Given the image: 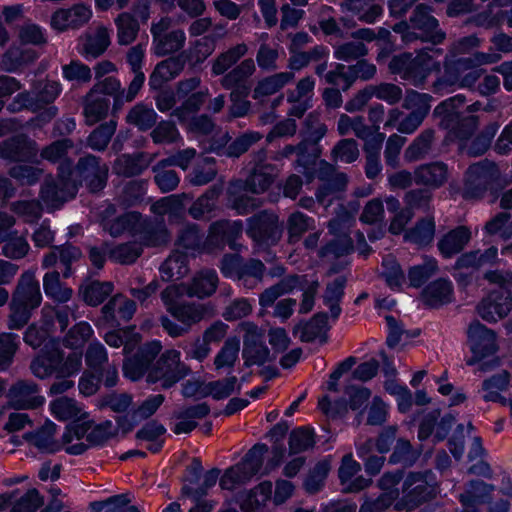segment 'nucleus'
Wrapping results in <instances>:
<instances>
[{"mask_svg": "<svg viewBox=\"0 0 512 512\" xmlns=\"http://www.w3.org/2000/svg\"><path fill=\"white\" fill-rule=\"evenodd\" d=\"M247 53L248 46L245 43H239L220 53L212 61L211 73L214 76L223 75L220 84L224 89L250 92L247 81L256 71L254 60L247 58L233 67Z\"/></svg>", "mask_w": 512, "mask_h": 512, "instance_id": "f257e3e1", "label": "nucleus"}, {"mask_svg": "<svg viewBox=\"0 0 512 512\" xmlns=\"http://www.w3.org/2000/svg\"><path fill=\"white\" fill-rule=\"evenodd\" d=\"M433 12L432 6L419 3L413 8L409 18L394 24L392 30L400 35L406 45L417 41L439 45L446 39V33Z\"/></svg>", "mask_w": 512, "mask_h": 512, "instance_id": "f03ea898", "label": "nucleus"}, {"mask_svg": "<svg viewBox=\"0 0 512 512\" xmlns=\"http://www.w3.org/2000/svg\"><path fill=\"white\" fill-rule=\"evenodd\" d=\"M41 303L42 294L35 275L31 272L23 273L17 281L9 303L8 329H22Z\"/></svg>", "mask_w": 512, "mask_h": 512, "instance_id": "7ed1b4c3", "label": "nucleus"}, {"mask_svg": "<svg viewBox=\"0 0 512 512\" xmlns=\"http://www.w3.org/2000/svg\"><path fill=\"white\" fill-rule=\"evenodd\" d=\"M441 48L427 47L420 49L415 56L410 52L395 55L389 62L391 74L399 75L414 86H421L432 71H439L441 64L433 54L441 55Z\"/></svg>", "mask_w": 512, "mask_h": 512, "instance_id": "20e7f679", "label": "nucleus"}, {"mask_svg": "<svg viewBox=\"0 0 512 512\" xmlns=\"http://www.w3.org/2000/svg\"><path fill=\"white\" fill-rule=\"evenodd\" d=\"M117 434V427L109 420L100 424L93 421H74L62 435V445L68 454L80 455L89 446L103 445Z\"/></svg>", "mask_w": 512, "mask_h": 512, "instance_id": "39448f33", "label": "nucleus"}, {"mask_svg": "<svg viewBox=\"0 0 512 512\" xmlns=\"http://www.w3.org/2000/svg\"><path fill=\"white\" fill-rule=\"evenodd\" d=\"M465 102V96L458 94L442 101L434 108L433 115L439 118V126L447 130L450 139L466 141L478 129V116L459 111Z\"/></svg>", "mask_w": 512, "mask_h": 512, "instance_id": "423d86ee", "label": "nucleus"}, {"mask_svg": "<svg viewBox=\"0 0 512 512\" xmlns=\"http://www.w3.org/2000/svg\"><path fill=\"white\" fill-rule=\"evenodd\" d=\"M403 496L396 501V511H412L420 505L434 499L438 493V485L432 471L410 472L402 486Z\"/></svg>", "mask_w": 512, "mask_h": 512, "instance_id": "0eeeda50", "label": "nucleus"}, {"mask_svg": "<svg viewBox=\"0 0 512 512\" xmlns=\"http://www.w3.org/2000/svg\"><path fill=\"white\" fill-rule=\"evenodd\" d=\"M192 373L189 365L181 360V353L176 349L164 351L152 362L146 381L159 383L162 389H169Z\"/></svg>", "mask_w": 512, "mask_h": 512, "instance_id": "6e6552de", "label": "nucleus"}, {"mask_svg": "<svg viewBox=\"0 0 512 512\" xmlns=\"http://www.w3.org/2000/svg\"><path fill=\"white\" fill-rule=\"evenodd\" d=\"M500 60V55L496 53L477 52L470 57L455 59L451 55H446L443 61V69H447L454 78H456L461 88L472 87L483 75L484 64H492Z\"/></svg>", "mask_w": 512, "mask_h": 512, "instance_id": "1a4fd4ad", "label": "nucleus"}, {"mask_svg": "<svg viewBox=\"0 0 512 512\" xmlns=\"http://www.w3.org/2000/svg\"><path fill=\"white\" fill-rule=\"evenodd\" d=\"M72 168L73 162L65 161L59 165L56 178L45 179L40 198L48 208L57 209L76 196L78 184L71 178Z\"/></svg>", "mask_w": 512, "mask_h": 512, "instance_id": "9d476101", "label": "nucleus"}, {"mask_svg": "<svg viewBox=\"0 0 512 512\" xmlns=\"http://www.w3.org/2000/svg\"><path fill=\"white\" fill-rule=\"evenodd\" d=\"M315 173L320 182L315 192L316 201L327 208L335 199H340L346 191L349 182L348 176L346 173L338 171L333 164L326 160H321L318 163Z\"/></svg>", "mask_w": 512, "mask_h": 512, "instance_id": "9b49d317", "label": "nucleus"}, {"mask_svg": "<svg viewBox=\"0 0 512 512\" xmlns=\"http://www.w3.org/2000/svg\"><path fill=\"white\" fill-rule=\"evenodd\" d=\"M169 314L180 324L170 319L167 315H161L159 322L163 330L172 338H178L186 335L192 326L198 324L206 314V308L203 304L195 302H181L174 307Z\"/></svg>", "mask_w": 512, "mask_h": 512, "instance_id": "f8f14e48", "label": "nucleus"}, {"mask_svg": "<svg viewBox=\"0 0 512 512\" xmlns=\"http://www.w3.org/2000/svg\"><path fill=\"white\" fill-rule=\"evenodd\" d=\"M249 173L244 182L245 190L253 194L266 192L279 175L276 165L267 162V150L258 149L250 154L248 162Z\"/></svg>", "mask_w": 512, "mask_h": 512, "instance_id": "ddd939ff", "label": "nucleus"}, {"mask_svg": "<svg viewBox=\"0 0 512 512\" xmlns=\"http://www.w3.org/2000/svg\"><path fill=\"white\" fill-rule=\"evenodd\" d=\"M499 178L500 170L494 162L484 159L470 165L466 171L463 197L467 200L483 198L489 187Z\"/></svg>", "mask_w": 512, "mask_h": 512, "instance_id": "4468645a", "label": "nucleus"}, {"mask_svg": "<svg viewBox=\"0 0 512 512\" xmlns=\"http://www.w3.org/2000/svg\"><path fill=\"white\" fill-rule=\"evenodd\" d=\"M174 21L170 17H163L152 23L151 34L154 43V52L158 56H166L180 51L186 42V34L180 28H173Z\"/></svg>", "mask_w": 512, "mask_h": 512, "instance_id": "2eb2a0df", "label": "nucleus"}, {"mask_svg": "<svg viewBox=\"0 0 512 512\" xmlns=\"http://www.w3.org/2000/svg\"><path fill=\"white\" fill-rule=\"evenodd\" d=\"M373 97L389 105H396L403 98V91L400 86L390 82L370 84L359 90L345 104V110L348 112L360 111Z\"/></svg>", "mask_w": 512, "mask_h": 512, "instance_id": "dca6fc26", "label": "nucleus"}, {"mask_svg": "<svg viewBox=\"0 0 512 512\" xmlns=\"http://www.w3.org/2000/svg\"><path fill=\"white\" fill-rule=\"evenodd\" d=\"M246 232L258 244L274 245L282 236L279 217L272 211H260L247 220Z\"/></svg>", "mask_w": 512, "mask_h": 512, "instance_id": "f3484780", "label": "nucleus"}, {"mask_svg": "<svg viewBox=\"0 0 512 512\" xmlns=\"http://www.w3.org/2000/svg\"><path fill=\"white\" fill-rule=\"evenodd\" d=\"M243 335L242 356L246 366L263 365L270 361V351L264 343V331L253 322L240 324Z\"/></svg>", "mask_w": 512, "mask_h": 512, "instance_id": "a211bd4d", "label": "nucleus"}, {"mask_svg": "<svg viewBox=\"0 0 512 512\" xmlns=\"http://www.w3.org/2000/svg\"><path fill=\"white\" fill-rule=\"evenodd\" d=\"M468 345L473 354L466 360V364L473 366L483 358L494 354L498 347L496 334L479 321L472 322L467 331Z\"/></svg>", "mask_w": 512, "mask_h": 512, "instance_id": "6ab92c4d", "label": "nucleus"}, {"mask_svg": "<svg viewBox=\"0 0 512 512\" xmlns=\"http://www.w3.org/2000/svg\"><path fill=\"white\" fill-rule=\"evenodd\" d=\"M76 171L90 192L102 190L108 179V166L101 159L89 154L78 160Z\"/></svg>", "mask_w": 512, "mask_h": 512, "instance_id": "aec40b11", "label": "nucleus"}, {"mask_svg": "<svg viewBox=\"0 0 512 512\" xmlns=\"http://www.w3.org/2000/svg\"><path fill=\"white\" fill-rule=\"evenodd\" d=\"M162 350V344L158 340L145 343L132 357L123 364L124 375L136 381L148 374L152 362Z\"/></svg>", "mask_w": 512, "mask_h": 512, "instance_id": "412c9836", "label": "nucleus"}, {"mask_svg": "<svg viewBox=\"0 0 512 512\" xmlns=\"http://www.w3.org/2000/svg\"><path fill=\"white\" fill-rule=\"evenodd\" d=\"M8 403L15 409H37L45 403L39 386L31 380H18L7 393Z\"/></svg>", "mask_w": 512, "mask_h": 512, "instance_id": "4be33fe9", "label": "nucleus"}, {"mask_svg": "<svg viewBox=\"0 0 512 512\" xmlns=\"http://www.w3.org/2000/svg\"><path fill=\"white\" fill-rule=\"evenodd\" d=\"M243 231L241 221L218 220L210 224L205 243L209 251L213 249H223L226 244L230 248H235V241Z\"/></svg>", "mask_w": 512, "mask_h": 512, "instance_id": "5701e85b", "label": "nucleus"}, {"mask_svg": "<svg viewBox=\"0 0 512 512\" xmlns=\"http://www.w3.org/2000/svg\"><path fill=\"white\" fill-rule=\"evenodd\" d=\"M512 309L511 294L506 292H491L477 306L480 317L487 322H495L504 318Z\"/></svg>", "mask_w": 512, "mask_h": 512, "instance_id": "b1692460", "label": "nucleus"}, {"mask_svg": "<svg viewBox=\"0 0 512 512\" xmlns=\"http://www.w3.org/2000/svg\"><path fill=\"white\" fill-rule=\"evenodd\" d=\"M82 258V251L79 247L72 244H64L53 246L51 250L43 256L42 267L50 269L54 267L59 261L64 267L62 276L69 278L73 274L72 265Z\"/></svg>", "mask_w": 512, "mask_h": 512, "instance_id": "393cba45", "label": "nucleus"}, {"mask_svg": "<svg viewBox=\"0 0 512 512\" xmlns=\"http://www.w3.org/2000/svg\"><path fill=\"white\" fill-rule=\"evenodd\" d=\"M37 152L36 142L25 135H16L0 143V157L9 161H30Z\"/></svg>", "mask_w": 512, "mask_h": 512, "instance_id": "a878e982", "label": "nucleus"}, {"mask_svg": "<svg viewBox=\"0 0 512 512\" xmlns=\"http://www.w3.org/2000/svg\"><path fill=\"white\" fill-rule=\"evenodd\" d=\"M360 470V464L353 459L351 453L343 456L338 469V476L341 485L344 486V492L356 493L371 485L372 480L364 478L363 476H358L353 479Z\"/></svg>", "mask_w": 512, "mask_h": 512, "instance_id": "bb28decb", "label": "nucleus"}, {"mask_svg": "<svg viewBox=\"0 0 512 512\" xmlns=\"http://www.w3.org/2000/svg\"><path fill=\"white\" fill-rule=\"evenodd\" d=\"M155 157V154H148L146 152L122 154L117 157L112 168L114 173L119 176H137L149 167Z\"/></svg>", "mask_w": 512, "mask_h": 512, "instance_id": "cd10ccee", "label": "nucleus"}, {"mask_svg": "<svg viewBox=\"0 0 512 512\" xmlns=\"http://www.w3.org/2000/svg\"><path fill=\"white\" fill-rule=\"evenodd\" d=\"M186 60L181 55L169 57L159 62L149 77V86L160 89L166 82L175 79L184 70Z\"/></svg>", "mask_w": 512, "mask_h": 512, "instance_id": "c85d7f7f", "label": "nucleus"}, {"mask_svg": "<svg viewBox=\"0 0 512 512\" xmlns=\"http://www.w3.org/2000/svg\"><path fill=\"white\" fill-rule=\"evenodd\" d=\"M304 282H306V275L292 274L282 278L259 294V305L263 309L272 307L279 297L292 292L297 287H303Z\"/></svg>", "mask_w": 512, "mask_h": 512, "instance_id": "c756f323", "label": "nucleus"}, {"mask_svg": "<svg viewBox=\"0 0 512 512\" xmlns=\"http://www.w3.org/2000/svg\"><path fill=\"white\" fill-rule=\"evenodd\" d=\"M210 408L206 403H200L193 406L182 408L174 413L175 423L172 431L179 434H188L197 427V420L206 417Z\"/></svg>", "mask_w": 512, "mask_h": 512, "instance_id": "7c9ffc66", "label": "nucleus"}, {"mask_svg": "<svg viewBox=\"0 0 512 512\" xmlns=\"http://www.w3.org/2000/svg\"><path fill=\"white\" fill-rule=\"evenodd\" d=\"M218 275L215 270L205 269L196 273L189 283H185L183 288L185 294L189 297L203 299L211 296L218 286Z\"/></svg>", "mask_w": 512, "mask_h": 512, "instance_id": "2f4dec72", "label": "nucleus"}, {"mask_svg": "<svg viewBox=\"0 0 512 512\" xmlns=\"http://www.w3.org/2000/svg\"><path fill=\"white\" fill-rule=\"evenodd\" d=\"M144 56L145 49L142 44H137L131 47L126 54L127 63L134 74V77L127 89L126 99L129 101H133L136 98L144 85L145 75L142 71Z\"/></svg>", "mask_w": 512, "mask_h": 512, "instance_id": "473e14b6", "label": "nucleus"}, {"mask_svg": "<svg viewBox=\"0 0 512 512\" xmlns=\"http://www.w3.org/2000/svg\"><path fill=\"white\" fill-rule=\"evenodd\" d=\"M448 176V167L441 161L422 164L414 170L415 183L432 188L443 186L447 182Z\"/></svg>", "mask_w": 512, "mask_h": 512, "instance_id": "72a5a7b5", "label": "nucleus"}, {"mask_svg": "<svg viewBox=\"0 0 512 512\" xmlns=\"http://www.w3.org/2000/svg\"><path fill=\"white\" fill-rule=\"evenodd\" d=\"M495 487L479 479H473L464 484L463 492L459 495L462 506L479 509L490 499Z\"/></svg>", "mask_w": 512, "mask_h": 512, "instance_id": "f704fd0d", "label": "nucleus"}, {"mask_svg": "<svg viewBox=\"0 0 512 512\" xmlns=\"http://www.w3.org/2000/svg\"><path fill=\"white\" fill-rule=\"evenodd\" d=\"M91 11L84 5H76L71 9L56 11L51 19L52 26L60 31L78 28L89 21Z\"/></svg>", "mask_w": 512, "mask_h": 512, "instance_id": "c9c22d12", "label": "nucleus"}, {"mask_svg": "<svg viewBox=\"0 0 512 512\" xmlns=\"http://www.w3.org/2000/svg\"><path fill=\"white\" fill-rule=\"evenodd\" d=\"M471 239V231L466 226H458L444 234L437 247L444 258H451L460 253Z\"/></svg>", "mask_w": 512, "mask_h": 512, "instance_id": "e433bc0d", "label": "nucleus"}, {"mask_svg": "<svg viewBox=\"0 0 512 512\" xmlns=\"http://www.w3.org/2000/svg\"><path fill=\"white\" fill-rule=\"evenodd\" d=\"M340 7L366 24H373L383 13V8L377 0H344Z\"/></svg>", "mask_w": 512, "mask_h": 512, "instance_id": "4c0bfd02", "label": "nucleus"}, {"mask_svg": "<svg viewBox=\"0 0 512 512\" xmlns=\"http://www.w3.org/2000/svg\"><path fill=\"white\" fill-rule=\"evenodd\" d=\"M272 494V483L264 481L250 489L238 494L237 503L242 512H254L264 506Z\"/></svg>", "mask_w": 512, "mask_h": 512, "instance_id": "58836bf2", "label": "nucleus"}, {"mask_svg": "<svg viewBox=\"0 0 512 512\" xmlns=\"http://www.w3.org/2000/svg\"><path fill=\"white\" fill-rule=\"evenodd\" d=\"M511 375L508 371L501 372L485 379L482 382V398L485 402H498L503 406L507 405V399L501 395L510 387Z\"/></svg>", "mask_w": 512, "mask_h": 512, "instance_id": "ea45409f", "label": "nucleus"}, {"mask_svg": "<svg viewBox=\"0 0 512 512\" xmlns=\"http://www.w3.org/2000/svg\"><path fill=\"white\" fill-rule=\"evenodd\" d=\"M61 360V350L57 348L42 350L30 364L32 374L45 379L53 374L58 376V365Z\"/></svg>", "mask_w": 512, "mask_h": 512, "instance_id": "a19ab883", "label": "nucleus"}, {"mask_svg": "<svg viewBox=\"0 0 512 512\" xmlns=\"http://www.w3.org/2000/svg\"><path fill=\"white\" fill-rule=\"evenodd\" d=\"M453 287L450 281L438 279L430 283L422 292L424 304L431 308H437L451 302Z\"/></svg>", "mask_w": 512, "mask_h": 512, "instance_id": "79ce46f5", "label": "nucleus"}, {"mask_svg": "<svg viewBox=\"0 0 512 512\" xmlns=\"http://www.w3.org/2000/svg\"><path fill=\"white\" fill-rule=\"evenodd\" d=\"M329 330L328 316L324 312L316 313L309 321L294 327V334H299L302 342H312L325 336Z\"/></svg>", "mask_w": 512, "mask_h": 512, "instance_id": "37998d69", "label": "nucleus"}, {"mask_svg": "<svg viewBox=\"0 0 512 512\" xmlns=\"http://www.w3.org/2000/svg\"><path fill=\"white\" fill-rule=\"evenodd\" d=\"M109 44L110 35L108 29L101 26L81 40L79 52L85 57L97 58L106 51Z\"/></svg>", "mask_w": 512, "mask_h": 512, "instance_id": "c03bdc74", "label": "nucleus"}, {"mask_svg": "<svg viewBox=\"0 0 512 512\" xmlns=\"http://www.w3.org/2000/svg\"><path fill=\"white\" fill-rule=\"evenodd\" d=\"M158 115L150 105L139 102L127 113L125 120L129 125L145 132L152 129L157 122Z\"/></svg>", "mask_w": 512, "mask_h": 512, "instance_id": "a18cd8bd", "label": "nucleus"}, {"mask_svg": "<svg viewBox=\"0 0 512 512\" xmlns=\"http://www.w3.org/2000/svg\"><path fill=\"white\" fill-rule=\"evenodd\" d=\"M160 276L165 282L182 279L189 272L187 255L175 251L160 266Z\"/></svg>", "mask_w": 512, "mask_h": 512, "instance_id": "49530a36", "label": "nucleus"}, {"mask_svg": "<svg viewBox=\"0 0 512 512\" xmlns=\"http://www.w3.org/2000/svg\"><path fill=\"white\" fill-rule=\"evenodd\" d=\"M347 284L345 276H338L326 284L323 293V302L329 308L333 320H337L341 314L340 302L344 296V289Z\"/></svg>", "mask_w": 512, "mask_h": 512, "instance_id": "de8ad7c7", "label": "nucleus"}, {"mask_svg": "<svg viewBox=\"0 0 512 512\" xmlns=\"http://www.w3.org/2000/svg\"><path fill=\"white\" fill-rule=\"evenodd\" d=\"M43 289L48 298L58 303H66L73 296V290L60 280V273L56 270L45 273Z\"/></svg>", "mask_w": 512, "mask_h": 512, "instance_id": "09e8293b", "label": "nucleus"}, {"mask_svg": "<svg viewBox=\"0 0 512 512\" xmlns=\"http://www.w3.org/2000/svg\"><path fill=\"white\" fill-rule=\"evenodd\" d=\"M110 100L105 96L89 91L84 99V116L86 124L94 125L108 114Z\"/></svg>", "mask_w": 512, "mask_h": 512, "instance_id": "8fccbe9b", "label": "nucleus"}, {"mask_svg": "<svg viewBox=\"0 0 512 512\" xmlns=\"http://www.w3.org/2000/svg\"><path fill=\"white\" fill-rule=\"evenodd\" d=\"M315 228V220L300 211H294L287 217L286 230L289 244L298 243L304 234Z\"/></svg>", "mask_w": 512, "mask_h": 512, "instance_id": "3c124183", "label": "nucleus"}, {"mask_svg": "<svg viewBox=\"0 0 512 512\" xmlns=\"http://www.w3.org/2000/svg\"><path fill=\"white\" fill-rule=\"evenodd\" d=\"M176 245L190 252L209 251L205 240H203V233H201L197 224L185 225L179 231Z\"/></svg>", "mask_w": 512, "mask_h": 512, "instance_id": "603ef678", "label": "nucleus"}, {"mask_svg": "<svg viewBox=\"0 0 512 512\" xmlns=\"http://www.w3.org/2000/svg\"><path fill=\"white\" fill-rule=\"evenodd\" d=\"M265 270L264 263L258 259L244 260L236 280L246 289H255L263 281Z\"/></svg>", "mask_w": 512, "mask_h": 512, "instance_id": "864d4df0", "label": "nucleus"}, {"mask_svg": "<svg viewBox=\"0 0 512 512\" xmlns=\"http://www.w3.org/2000/svg\"><path fill=\"white\" fill-rule=\"evenodd\" d=\"M117 28V42L127 46L133 43L139 33L140 24L137 18L129 12H123L115 18Z\"/></svg>", "mask_w": 512, "mask_h": 512, "instance_id": "5fc2aeb1", "label": "nucleus"}, {"mask_svg": "<svg viewBox=\"0 0 512 512\" xmlns=\"http://www.w3.org/2000/svg\"><path fill=\"white\" fill-rule=\"evenodd\" d=\"M328 56L329 50L324 45H316L308 51H292L288 59V67L293 71H299L310 63L322 61Z\"/></svg>", "mask_w": 512, "mask_h": 512, "instance_id": "6e6d98bb", "label": "nucleus"}, {"mask_svg": "<svg viewBox=\"0 0 512 512\" xmlns=\"http://www.w3.org/2000/svg\"><path fill=\"white\" fill-rule=\"evenodd\" d=\"M294 77L295 75L293 72H279L263 78L254 88V99L275 94L285 85L290 83Z\"/></svg>", "mask_w": 512, "mask_h": 512, "instance_id": "4d7b16f0", "label": "nucleus"}, {"mask_svg": "<svg viewBox=\"0 0 512 512\" xmlns=\"http://www.w3.org/2000/svg\"><path fill=\"white\" fill-rule=\"evenodd\" d=\"M434 130H423L413 142L406 148L404 158L407 162H415L424 159L431 151L434 141Z\"/></svg>", "mask_w": 512, "mask_h": 512, "instance_id": "13d9d810", "label": "nucleus"}, {"mask_svg": "<svg viewBox=\"0 0 512 512\" xmlns=\"http://www.w3.org/2000/svg\"><path fill=\"white\" fill-rule=\"evenodd\" d=\"M83 300L90 306L101 304L112 292L111 282L87 281L80 286Z\"/></svg>", "mask_w": 512, "mask_h": 512, "instance_id": "bf43d9fd", "label": "nucleus"}, {"mask_svg": "<svg viewBox=\"0 0 512 512\" xmlns=\"http://www.w3.org/2000/svg\"><path fill=\"white\" fill-rule=\"evenodd\" d=\"M267 451L266 444H256L247 452L242 461L237 463L247 481H250L260 471Z\"/></svg>", "mask_w": 512, "mask_h": 512, "instance_id": "052dcab7", "label": "nucleus"}, {"mask_svg": "<svg viewBox=\"0 0 512 512\" xmlns=\"http://www.w3.org/2000/svg\"><path fill=\"white\" fill-rule=\"evenodd\" d=\"M267 451L266 444H256L247 452L242 461L237 463L247 481H250L260 471Z\"/></svg>", "mask_w": 512, "mask_h": 512, "instance_id": "680f3d73", "label": "nucleus"}, {"mask_svg": "<svg viewBox=\"0 0 512 512\" xmlns=\"http://www.w3.org/2000/svg\"><path fill=\"white\" fill-rule=\"evenodd\" d=\"M435 236V222L432 217L420 219L416 225L405 234L406 240L418 245L427 246Z\"/></svg>", "mask_w": 512, "mask_h": 512, "instance_id": "e2e57ef3", "label": "nucleus"}, {"mask_svg": "<svg viewBox=\"0 0 512 512\" xmlns=\"http://www.w3.org/2000/svg\"><path fill=\"white\" fill-rule=\"evenodd\" d=\"M169 166L171 165L162 159L152 167L154 181L163 193L175 190L180 182L178 173L175 170L167 169Z\"/></svg>", "mask_w": 512, "mask_h": 512, "instance_id": "0e129e2a", "label": "nucleus"}, {"mask_svg": "<svg viewBox=\"0 0 512 512\" xmlns=\"http://www.w3.org/2000/svg\"><path fill=\"white\" fill-rule=\"evenodd\" d=\"M208 96V88L192 93L186 97L179 107L173 110L172 116L176 117L179 121L186 120L189 114L196 113L201 109Z\"/></svg>", "mask_w": 512, "mask_h": 512, "instance_id": "69168bd1", "label": "nucleus"}, {"mask_svg": "<svg viewBox=\"0 0 512 512\" xmlns=\"http://www.w3.org/2000/svg\"><path fill=\"white\" fill-rule=\"evenodd\" d=\"M263 135L258 131H246L237 136L226 148L224 154L238 158L258 143Z\"/></svg>", "mask_w": 512, "mask_h": 512, "instance_id": "338daca9", "label": "nucleus"}, {"mask_svg": "<svg viewBox=\"0 0 512 512\" xmlns=\"http://www.w3.org/2000/svg\"><path fill=\"white\" fill-rule=\"evenodd\" d=\"M360 155L358 143L352 138H345L338 141L331 150V160L335 163L342 162L351 164Z\"/></svg>", "mask_w": 512, "mask_h": 512, "instance_id": "774afa93", "label": "nucleus"}]
</instances>
